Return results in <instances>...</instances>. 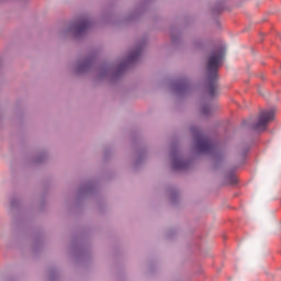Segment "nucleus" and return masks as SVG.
<instances>
[{
    "instance_id": "f257e3e1",
    "label": "nucleus",
    "mask_w": 281,
    "mask_h": 281,
    "mask_svg": "<svg viewBox=\"0 0 281 281\" xmlns=\"http://www.w3.org/2000/svg\"><path fill=\"white\" fill-rule=\"evenodd\" d=\"M225 58V49L220 48L214 52L210 57L206 66L207 79H209V95L214 98L218 93V85H216V77L218 67L223 65Z\"/></svg>"
},
{
    "instance_id": "f03ea898",
    "label": "nucleus",
    "mask_w": 281,
    "mask_h": 281,
    "mask_svg": "<svg viewBox=\"0 0 281 281\" xmlns=\"http://www.w3.org/2000/svg\"><path fill=\"white\" fill-rule=\"evenodd\" d=\"M195 146L198 153H204L210 154L214 153L215 146L214 143H212V139L205 137L203 134H198L195 136Z\"/></svg>"
},
{
    "instance_id": "7ed1b4c3",
    "label": "nucleus",
    "mask_w": 281,
    "mask_h": 281,
    "mask_svg": "<svg viewBox=\"0 0 281 281\" xmlns=\"http://www.w3.org/2000/svg\"><path fill=\"white\" fill-rule=\"evenodd\" d=\"M273 111H261L258 117L257 123L252 125L254 131H267L268 124L273 120Z\"/></svg>"
},
{
    "instance_id": "20e7f679",
    "label": "nucleus",
    "mask_w": 281,
    "mask_h": 281,
    "mask_svg": "<svg viewBox=\"0 0 281 281\" xmlns=\"http://www.w3.org/2000/svg\"><path fill=\"white\" fill-rule=\"evenodd\" d=\"M89 21L81 20L74 26V30L77 32V34H85V32L89 30Z\"/></svg>"
},
{
    "instance_id": "39448f33",
    "label": "nucleus",
    "mask_w": 281,
    "mask_h": 281,
    "mask_svg": "<svg viewBox=\"0 0 281 281\" xmlns=\"http://www.w3.org/2000/svg\"><path fill=\"white\" fill-rule=\"evenodd\" d=\"M186 166V161H183L181 158H175L173 159V168H183Z\"/></svg>"
},
{
    "instance_id": "423d86ee",
    "label": "nucleus",
    "mask_w": 281,
    "mask_h": 281,
    "mask_svg": "<svg viewBox=\"0 0 281 281\" xmlns=\"http://www.w3.org/2000/svg\"><path fill=\"white\" fill-rule=\"evenodd\" d=\"M139 54H140L139 50H136L135 53H133V54L130 56V63H133V60H137Z\"/></svg>"
},
{
    "instance_id": "0eeeda50",
    "label": "nucleus",
    "mask_w": 281,
    "mask_h": 281,
    "mask_svg": "<svg viewBox=\"0 0 281 281\" xmlns=\"http://www.w3.org/2000/svg\"><path fill=\"white\" fill-rule=\"evenodd\" d=\"M207 111H209V108H203V109H202V113H203L204 115H207Z\"/></svg>"
}]
</instances>
